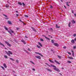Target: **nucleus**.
Listing matches in <instances>:
<instances>
[{
  "instance_id": "1",
  "label": "nucleus",
  "mask_w": 76,
  "mask_h": 76,
  "mask_svg": "<svg viewBox=\"0 0 76 76\" xmlns=\"http://www.w3.org/2000/svg\"><path fill=\"white\" fill-rule=\"evenodd\" d=\"M5 53L7 54L8 56H10L11 57V55H12L13 54V53H12V52L10 51H8V52L7 51H5Z\"/></svg>"
},
{
  "instance_id": "2",
  "label": "nucleus",
  "mask_w": 76,
  "mask_h": 76,
  "mask_svg": "<svg viewBox=\"0 0 76 76\" xmlns=\"http://www.w3.org/2000/svg\"><path fill=\"white\" fill-rule=\"evenodd\" d=\"M5 43L6 44H7V45L8 46H9V47H11V45H10V44H9V42H8L7 41H5Z\"/></svg>"
},
{
  "instance_id": "3",
  "label": "nucleus",
  "mask_w": 76,
  "mask_h": 76,
  "mask_svg": "<svg viewBox=\"0 0 76 76\" xmlns=\"http://www.w3.org/2000/svg\"><path fill=\"white\" fill-rule=\"evenodd\" d=\"M35 57L37 58H39V59H41V56H36Z\"/></svg>"
},
{
  "instance_id": "4",
  "label": "nucleus",
  "mask_w": 76,
  "mask_h": 76,
  "mask_svg": "<svg viewBox=\"0 0 76 76\" xmlns=\"http://www.w3.org/2000/svg\"><path fill=\"white\" fill-rule=\"evenodd\" d=\"M70 3V2H66V5H67V6H69V7L70 6V5H69V3Z\"/></svg>"
},
{
  "instance_id": "5",
  "label": "nucleus",
  "mask_w": 76,
  "mask_h": 76,
  "mask_svg": "<svg viewBox=\"0 0 76 76\" xmlns=\"http://www.w3.org/2000/svg\"><path fill=\"white\" fill-rule=\"evenodd\" d=\"M3 66L4 67H5V68H7V66H6V64L5 63H4Z\"/></svg>"
},
{
  "instance_id": "6",
  "label": "nucleus",
  "mask_w": 76,
  "mask_h": 76,
  "mask_svg": "<svg viewBox=\"0 0 76 76\" xmlns=\"http://www.w3.org/2000/svg\"><path fill=\"white\" fill-rule=\"evenodd\" d=\"M54 45L55 46H56L57 47H58V44L55 43H54Z\"/></svg>"
},
{
  "instance_id": "7",
  "label": "nucleus",
  "mask_w": 76,
  "mask_h": 76,
  "mask_svg": "<svg viewBox=\"0 0 76 76\" xmlns=\"http://www.w3.org/2000/svg\"><path fill=\"white\" fill-rule=\"evenodd\" d=\"M46 69L48 70V71L49 72H52V70H51V69H48L46 68Z\"/></svg>"
},
{
  "instance_id": "8",
  "label": "nucleus",
  "mask_w": 76,
  "mask_h": 76,
  "mask_svg": "<svg viewBox=\"0 0 76 76\" xmlns=\"http://www.w3.org/2000/svg\"><path fill=\"white\" fill-rule=\"evenodd\" d=\"M55 61L57 64H60V63H59L56 60H55Z\"/></svg>"
},
{
  "instance_id": "9",
  "label": "nucleus",
  "mask_w": 76,
  "mask_h": 76,
  "mask_svg": "<svg viewBox=\"0 0 76 76\" xmlns=\"http://www.w3.org/2000/svg\"><path fill=\"white\" fill-rule=\"evenodd\" d=\"M7 22L9 24V25H12V22H11L10 21H8Z\"/></svg>"
},
{
  "instance_id": "10",
  "label": "nucleus",
  "mask_w": 76,
  "mask_h": 76,
  "mask_svg": "<svg viewBox=\"0 0 76 76\" xmlns=\"http://www.w3.org/2000/svg\"><path fill=\"white\" fill-rule=\"evenodd\" d=\"M21 42H23L24 44H26V42H25V41H24V40H21Z\"/></svg>"
},
{
  "instance_id": "11",
  "label": "nucleus",
  "mask_w": 76,
  "mask_h": 76,
  "mask_svg": "<svg viewBox=\"0 0 76 76\" xmlns=\"http://www.w3.org/2000/svg\"><path fill=\"white\" fill-rule=\"evenodd\" d=\"M68 58H69V59H71V60H73V58H72V57L69 56Z\"/></svg>"
},
{
  "instance_id": "12",
  "label": "nucleus",
  "mask_w": 76,
  "mask_h": 76,
  "mask_svg": "<svg viewBox=\"0 0 76 76\" xmlns=\"http://www.w3.org/2000/svg\"><path fill=\"white\" fill-rule=\"evenodd\" d=\"M60 26H58V25H57V24L56 25V28H60Z\"/></svg>"
},
{
  "instance_id": "13",
  "label": "nucleus",
  "mask_w": 76,
  "mask_h": 76,
  "mask_svg": "<svg viewBox=\"0 0 76 76\" xmlns=\"http://www.w3.org/2000/svg\"><path fill=\"white\" fill-rule=\"evenodd\" d=\"M10 60H12V61H15V60L12 58H10Z\"/></svg>"
},
{
  "instance_id": "14",
  "label": "nucleus",
  "mask_w": 76,
  "mask_h": 76,
  "mask_svg": "<svg viewBox=\"0 0 76 76\" xmlns=\"http://www.w3.org/2000/svg\"><path fill=\"white\" fill-rule=\"evenodd\" d=\"M39 45L40 46V47H42V44H41V43L39 42H38Z\"/></svg>"
},
{
  "instance_id": "15",
  "label": "nucleus",
  "mask_w": 76,
  "mask_h": 76,
  "mask_svg": "<svg viewBox=\"0 0 76 76\" xmlns=\"http://www.w3.org/2000/svg\"><path fill=\"white\" fill-rule=\"evenodd\" d=\"M45 37L47 39H48V40H49V41H50V38H48L47 37H46V36H45Z\"/></svg>"
},
{
  "instance_id": "16",
  "label": "nucleus",
  "mask_w": 76,
  "mask_h": 76,
  "mask_svg": "<svg viewBox=\"0 0 76 76\" xmlns=\"http://www.w3.org/2000/svg\"><path fill=\"white\" fill-rule=\"evenodd\" d=\"M50 66H52L53 67H54V68H56V66H55L54 65H53L52 64H51Z\"/></svg>"
},
{
  "instance_id": "17",
  "label": "nucleus",
  "mask_w": 76,
  "mask_h": 76,
  "mask_svg": "<svg viewBox=\"0 0 76 76\" xmlns=\"http://www.w3.org/2000/svg\"><path fill=\"white\" fill-rule=\"evenodd\" d=\"M71 42H72V43L73 44H74L75 40H72L71 41Z\"/></svg>"
},
{
  "instance_id": "18",
  "label": "nucleus",
  "mask_w": 76,
  "mask_h": 76,
  "mask_svg": "<svg viewBox=\"0 0 76 76\" xmlns=\"http://www.w3.org/2000/svg\"><path fill=\"white\" fill-rule=\"evenodd\" d=\"M4 27L6 30L7 31H8V29L7 28V27H6L5 26H4Z\"/></svg>"
},
{
  "instance_id": "19",
  "label": "nucleus",
  "mask_w": 76,
  "mask_h": 76,
  "mask_svg": "<svg viewBox=\"0 0 76 76\" xmlns=\"http://www.w3.org/2000/svg\"><path fill=\"white\" fill-rule=\"evenodd\" d=\"M8 32L9 33V34H10V35H12V32H11L9 30V31H8Z\"/></svg>"
},
{
  "instance_id": "20",
  "label": "nucleus",
  "mask_w": 76,
  "mask_h": 76,
  "mask_svg": "<svg viewBox=\"0 0 76 76\" xmlns=\"http://www.w3.org/2000/svg\"><path fill=\"white\" fill-rule=\"evenodd\" d=\"M72 23H76V22H75V20H72Z\"/></svg>"
},
{
  "instance_id": "21",
  "label": "nucleus",
  "mask_w": 76,
  "mask_h": 76,
  "mask_svg": "<svg viewBox=\"0 0 76 76\" xmlns=\"http://www.w3.org/2000/svg\"><path fill=\"white\" fill-rule=\"evenodd\" d=\"M49 61H50V62H51V63H54V61H52L51 60H49Z\"/></svg>"
},
{
  "instance_id": "22",
  "label": "nucleus",
  "mask_w": 76,
  "mask_h": 76,
  "mask_svg": "<svg viewBox=\"0 0 76 76\" xmlns=\"http://www.w3.org/2000/svg\"><path fill=\"white\" fill-rule=\"evenodd\" d=\"M0 45H1L3 46V47H4V44H3L2 43H1V42H0Z\"/></svg>"
},
{
  "instance_id": "23",
  "label": "nucleus",
  "mask_w": 76,
  "mask_h": 76,
  "mask_svg": "<svg viewBox=\"0 0 76 76\" xmlns=\"http://www.w3.org/2000/svg\"><path fill=\"white\" fill-rule=\"evenodd\" d=\"M18 4L21 6H22V3L21 2H18Z\"/></svg>"
},
{
  "instance_id": "24",
  "label": "nucleus",
  "mask_w": 76,
  "mask_h": 76,
  "mask_svg": "<svg viewBox=\"0 0 76 76\" xmlns=\"http://www.w3.org/2000/svg\"><path fill=\"white\" fill-rule=\"evenodd\" d=\"M72 55L73 57H74V52H73V50L72 51Z\"/></svg>"
},
{
  "instance_id": "25",
  "label": "nucleus",
  "mask_w": 76,
  "mask_h": 76,
  "mask_svg": "<svg viewBox=\"0 0 76 76\" xmlns=\"http://www.w3.org/2000/svg\"><path fill=\"white\" fill-rule=\"evenodd\" d=\"M4 57L5 58H8V56H7L6 55H4Z\"/></svg>"
},
{
  "instance_id": "26",
  "label": "nucleus",
  "mask_w": 76,
  "mask_h": 76,
  "mask_svg": "<svg viewBox=\"0 0 76 76\" xmlns=\"http://www.w3.org/2000/svg\"><path fill=\"white\" fill-rule=\"evenodd\" d=\"M71 24V22H69V23L68 24V26L69 27H70V24Z\"/></svg>"
},
{
  "instance_id": "27",
  "label": "nucleus",
  "mask_w": 76,
  "mask_h": 76,
  "mask_svg": "<svg viewBox=\"0 0 76 76\" xmlns=\"http://www.w3.org/2000/svg\"><path fill=\"white\" fill-rule=\"evenodd\" d=\"M1 67L2 68V69H3V70H5V69H4V67H3V66H1Z\"/></svg>"
},
{
  "instance_id": "28",
  "label": "nucleus",
  "mask_w": 76,
  "mask_h": 76,
  "mask_svg": "<svg viewBox=\"0 0 76 76\" xmlns=\"http://www.w3.org/2000/svg\"><path fill=\"white\" fill-rule=\"evenodd\" d=\"M53 69H54V70H56V71L58 69L57 68V67H56L53 68Z\"/></svg>"
},
{
  "instance_id": "29",
  "label": "nucleus",
  "mask_w": 76,
  "mask_h": 76,
  "mask_svg": "<svg viewBox=\"0 0 76 76\" xmlns=\"http://www.w3.org/2000/svg\"><path fill=\"white\" fill-rule=\"evenodd\" d=\"M10 31L12 32V33H13H13H14V31H13V30H12L10 29Z\"/></svg>"
},
{
  "instance_id": "30",
  "label": "nucleus",
  "mask_w": 76,
  "mask_h": 76,
  "mask_svg": "<svg viewBox=\"0 0 76 76\" xmlns=\"http://www.w3.org/2000/svg\"><path fill=\"white\" fill-rule=\"evenodd\" d=\"M56 71H57V72H60V70H59V69H58L56 70Z\"/></svg>"
},
{
  "instance_id": "31",
  "label": "nucleus",
  "mask_w": 76,
  "mask_h": 76,
  "mask_svg": "<svg viewBox=\"0 0 76 76\" xmlns=\"http://www.w3.org/2000/svg\"><path fill=\"white\" fill-rule=\"evenodd\" d=\"M37 47L38 48H41V47L38 45H37Z\"/></svg>"
},
{
  "instance_id": "32",
  "label": "nucleus",
  "mask_w": 76,
  "mask_h": 76,
  "mask_svg": "<svg viewBox=\"0 0 76 76\" xmlns=\"http://www.w3.org/2000/svg\"><path fill=\"white\" fill-rule=\"evenodd\" d=\"M58 57H59V58H60V59H61V56H58Z\"/></svg>"
},
{
  "instance_id": "33",
  "label": "nucleus",
  "mask_w": 76,
  "mask_h": 76,
  "mask_svg": "<svg viewBox=\"0 0 76 76\" xmlns=\"http://www.w3.org/2000/svg\"><path fill=\"white\" fill-rule=\"evenodd\" d=\"M24 16L25 17H26V18H28V16L27 15H25Z\"/></svg>"
},
{
  "instance_id": "34",
  "label": "nucleus",
  "mask_w": 76,
  "mask_h": 76,
  "mask_svg": "<svg viewBox=\"0 0 76 76\" xmlns=\"http://www.w3.org/2000/svg\"><path fill=\"white\" fill-rule=\"evenodd\" d=\"M40 41H44V39H43L41 38L40 39Z\"/></svg>"
},
{
  "instance_id": "35",
  "label": "nucleus",
  "mask_w": 76,
  "mask_h": 76,
  "mask_svg": "<svg viewBox=\"0 0 76 76\" xmlns=\"http://www.w3.org/2000/svg\"><path fill=\"white\" fill-rule=\"evenodd\" d=\"M51 41L52 43H54V40H52Z\"/></svg>"
},
{
  "instance_id": "36",
  "label": "nucleus",
  "mask_w": 76,
  "mask_h": 76,
  "mask_svg": "<svg viewBox=\"0 0 76 76\" xmlns=\"http://www.w3.org/2000/svg\"><path fill=\"white\" fill-rule=\"evenodd\" d=\"M19 20L20 22H22V23H23V22L22 21H21V19H20Z\"/></svg>"
},
{
  "instance_id": "37",
  "label": "nucleus",
  "mask_w": 76,
  "mask_h": 76,
  "mask_svg": "<svg viewBox=\"0 0 76 76\" xmlns=\"http://www.w3.org/2000/svg\"><path fill=\"white\" fill-rule=\"evenodd\" d=\"M16 62H17V63H19V60H16Z\"/></svg>"
},
{
  "instance_id": "38",
  "label": "nucleus",
  "mask_w": 76,
  "mask_h": 76,
  "mask_svg": "<svg viewBox=\"0 0 76 76\" xmlns=\"http://www.w3.org/2000/svg\"><path fill=\"white\" fill-rule=\"evenodd\" d=\"M28 51H31V50H30V49L29 48H28Z\"/></svg>"
},
{
  "instance_id": "39",
  "label": "nucleus",
  "mask_w": 76,
  "mask_h": 76,
  "mask_svg": "<svg viewBox=\"0 0 76 76\" xmlns=\"http://www.w3.org/2000/svg\"><path fill=\"white\" fill-rule=\"evenodd\" d=\"M3 15L4 16H5V17H7V15H5L4 14H3Z\"/></svg>"
},
{
  "instance_id": "40",
  "label": "nucleus",
  "mask_w": 76,
  "mask_h": 76,
  "mask_svg": "<svg viewBox=\"0 0 76 76\" xmlns=\"http://www.w3.org/2000/svg\"><path fill=\"white\" fill-rule=\"evenodd\" d=\"M30 62L31 63H32V64H34V62H33L32 61H30Z\"/></svg>"
},
{
  "instance_id": "41",
  "label": "nucleus",
  "mask_w": 76,
  "mask_h": 76,
  "mask_svg": "<svg viewBox=\"0 0 76 76\" xmlns=\"http://www.w3.org/2000/svg\"><path fill=\"white\" fill-rule=\"evenodd\" d=\"M23 6H25V4L24 3H22Z\"/></svg>"
},
{
  "instance_id": "42",
  "label": "nucleus",
  "mask_w": 76,
  "mask_h": 76,
  "mask_svg": "<svg viewBox=\"0 0 76 76\" xmlns=\"http://www.w3.org/2000/svg\"><path fill=\"white\" fill-rule=\"evenodd\" d=\"M68 63H71V61H68Z\"/></svg>"
},
{
  "instance_id": "43",
  "label": "nucleus",
  "mask_w": 76,
  "mask_h": 76,
  "mask_svg": "<svg viewBox=\"0 0 76 76\" xmlns=\"http://www.w3.org/2000/svg\"><path fill=\"white\" fill-rule=\"evenodd\" d=\"M74 49H76V46H74L73 47Z\"/></svg>"
},
{
  "instance_id": "44",
  "label": "nucleus",
  "mask_w": 76,
  "mask_h": 76,
  "mask_svg": "<svg viewBox=\"0 0 76 76\" xmlns=\"http://www.w3.org/2000/svg\"><path fill=\"white\" fill-rule=\"evenodd\" d=\"M32 70H33V71H35V69L34 68H32Z\"/></svg>"
},
{
  "instance_id": "45",
  "label": "nucleus",
  "mask_w": 76,
  "mask_h": 76,
  "mask_svg": "<svg viewBox=\"0 0 76 76\" xmlns=\"http://www.w3.org/2000/svg\"><path fill=\"white\" fill-rule=\"evenodd\" d=\"M33 31H34V32H37V30L36 29H35L33 30Z\"/></svg>"
},
{
  "instance_id": "46",
  "label": "nucleus",
  "mask_w": 76,
  "mask_h": 76,
  "mask_svg": "<svg viewBox=\"0 0 76 76\" xmlns=\"http://www.w3.org/2000/svg\"><path fill=\"white\" fill-rule=\"evenodd\" d=\"M76 36V34H74V35H73V36L74 37H75V36Z\"/></svg>"
},
{
  "instance_id": "47",
  "label": "nucleus",
  "mask_w": 76,
  "mask_h": 76,
  "mask_svg": "<svg viewBox=\"0 0 76 76\" xmlns=\"http://www.w3.org/2000/svg\"><path fill=\"white\" fill-rule=\"evenodd\" d=\"M63 48H64V49H65V48H66V46H64L63 47Z\"/></svg>"
},
{
  "instance_id": "48",
  "label": "nucleus",
  "mask_w": 76,
  "mask_h": 76,
  "mask_svg": "<svg viewBox=\"0 0 76 76\" xmlns=\"http://www.w3.org/2000/svg\"><path fill=\"white\" fill-rule=\"evenodd\" d=\"M72 13H74V11H73V10H72Z\"/></svg>"
},
{
  "instance_id": "49",
  "label": "nucleus",
  "mask_w": 76,
  "mask_h": 76,
  "mask_svg": "<svg viewBox=\"0 0 76 76\" xmlns=\"http://www.w3.org/2000/svg\"><path fill=\"white\" fill-rule=\"evenodd\" d=\"M50 8L51 9H52L53 8V6H50Z\"/></svg>"
},
{
  "instance_id": "50",
  "label": "nucleus",
  "mask_w": 76,
  "mask_h": 76,
  "mask_svg": "<svg viewBox=\"0 0 76 76\" xmlns=\"http://www.w3.org/2000/svg\"><path fill=\"white\" fill-rule=\"evenodd\" d=\"M31 28L32 29H33V30H34L35 29L34 27H31Z\"/></svg>"
},
{
  "instance_id": "51",
  "label": "nucleus",
  "mask_w": 76,
  "mask_h": 76,
  "mask_svg": "<svg viewBox=\"0 0 76 76\" xmlns=\"http://www.w3.org/2000/svg\"><path fill=\"white\" fill-rule=\"evenodd\" d=\"M53 28H50V30L51 31H53Z\"/></svg>"
},
{
  "instance_id": "52",
  "label": "nucleus",
  "mask_w": 76,
  "mask_h": 76,
  "mask_svg": "<svg viewBox=\"0 0 76 76\" xmlns=\"http://www.w3.org/2000/svg\"><path fill=\"white\" fill-rule=\"evenodd\" d=\"M38 54H39V55H40V56H41V53H38Z\"/></svg>"
},
{
  "instance_id": "53",
  "label": "nucleus",
  "mask_w": 76,
  "mask_h": 76,
  "mask_svg": "<svg viewBox=\"0 0 76 76\" xmlns=\"http://www.w3.org/2000/svg\"><path fill=\"white\" fill-rule=\"evenodd\" d=\"M16 16H19V15L18 14H16Z\"/></svg>"
},
{
  "instance_id": "54",
  "label": "nucleus",
  "mask_w": 76,
  "mask_h": 76,
  "mask_svg": "<svg viewBox=\"0 0 76 76\" xmlns=\"http://www.w3.org/2000/svg\"><path fill=\"white\" fill-rule=\"evenodd\" d=\"M68 54H69L70 55H71V53H70V52H69L68 53Z\"/></svg>"
},
{
  "instance_id": "55",
  "label": "nucleus",
  "mask_w": 76,
  "mask_h": 76,
  "mask_svg": "<svg viewBox=\"0 0 76 76\" xmlns=\"http://www.w3.org/2000/svg\"><path fill=\"white\" fill-rule=\"evenodd\" d=\"M25 38H28V37L27 36H25Z\"/></svg>"
},
{
  "instance_id": "56",
  "label": "nucleus",
  "mask_w": 76,
  "mask_h": 76,
  "mask_svg": "<svg viewBox=\"0 0 76 76\" xmlns=\"http://www.w3.org/2000/svg\"><path fill=\"white\" fill-rule=\"evenodd\" d=\"M19 29V28H17V30H18Z\"/></svg>"
},
{
  "instance_id": "57",
  "label": "nucleus",
  "mask_w": 76,
  "mask_h": 76,
  "mask_svg": "<svg viewBox=\"0 0 76 76\" xmlns=\"http://www.w3.org/2000/svg\"><path fill=\"white\" fill-rule=\"evenodd\" d=\"M41 57H43V55H42V54H41V55H40Z\"/></svg>"
},
{
  "instance_id": "58",
  "label": "nucleus",
  "mask_w": 76,
  "mask_h": 76,
  "mask_svg": "<svg viewBox=\"0 0 76 76\" xmlns=\"http://www.w3.org/2000/svg\"><path fill=\"white\" fill-rule=\"evenodd\" d=\"M74 15L75 17H76V14H74Z\"/></svg>"
},
{
  "instance_id": "59",
  "label": "nucleus",
  "mask_w": 76,
  "mask_h": 76,
  "mask_svg": "<svg viewBox=\"0 0 76 76\" xmlns=\"http://www.w3.org/2000/svg\"><path fill=\"white\" fill-rule=\"evenodd\" d=\"M64 7L65 8V9H66V7L65 6V5H64Z\"/></svg>"
},
{
  "instance_id": "60",
  "label": "nucleus",
  "mask_w": 76,
  "mask_h": 76,
  "mask_svg": "<svg viewBox=\"0 0 76 76\" xmlns=\"http://www.w3.org/2000/svg\"><path fill=\"white\" fill-rule=\"evenodd\" d=\"M60 1H61V2H63V0H60Z\"/></svg>"
},
{
  "instance_id": "61",
  "label": "nucleus",
  "mask_w": 76,
  "mask_h": 76,
  "mask_svg": "<svg viewBox=\"0 0 76 76\" xmlns=\"http://www.w3.org/2000/svg\"><path fill=\"white\" fill-rule=\"evenodd\" d=\"M6 7H9V6H6Z\"/></svg>"
},
{
  "instance_id": "62",
  "label": "nucleus",
  "mask_w": 76,
  "mask_h": 76,
  "mask_svg": "<svg viewBox=\"0 0 76 76\" xmlns=\"http://www.w3.org/2000/svg\"><path fill=\"white\" fill-rule=\"evenodd\" d=\"M16 13H18V11H16Z\"/></svg>"
},
{
  "instance_id": "63",
  "label": "nucleus",
  "mask_w": 76,
  "mask_h": 76,
  "mask_svg": "<svg viewBox=\"0 0 76 76\" xmlns=\"http://www.w3.org/2000/svg\"><path fill=\"white\" fill-rule=\"evenodd\" d=\"M36 53V54H38V53H37V52H36V53Z\"/></svg>"
},
{
  "instance_id": "64",
  "label": "nucleus",
  "mask_w": 76,
  "mask_h": 76,
  "mask_svg": "<svg viewBox=\"0 0 76 76\" xmlns=\"http://www.w3.org/2000/svg\"><path fill=\"white\" fill-rule=\"evenodd\" d=\"M74 40H75V41H76V38Z\"/></svg>"
}]
</instances>
